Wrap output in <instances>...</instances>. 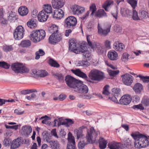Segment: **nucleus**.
I'll return each mask as SVG.
<instances>
[{
	"instance_id": "nucleus-1",
	"label": "nucleus",
	"mask_w": 149,
	"mask_h": 149,
	"mask_svg": "<svg viewBox=\"0 0 149 149\" xmlns=\"http://www.w3.org/2000/svg\"><path fill=\"white\" fill-rule=\"evenodd\" d=\"M131 136L135 140L134 146L136 148H143L148 145L149 141L146 136L136 132L132 133Z\"/></svg>"
},
{
	"instance_id": "nucleus-2",
	"label": "nucleus",
	"mask_w": 149,
	"mask_h": 149,
	"mask_svg": "<svg viewBox=\"0 0 149 149\" xmlns=\"http://www.w3.org/2000/svg\"><path fill=\"white\" fill-rule=\"evenodd\" d=\"M99 133V132H95L93 127H91L90 130H88L87 133L86 134L85 138L86 139V141L85 142L84 140L80 141L78 144L79 148L82 149L86 145L95 141L98 134Z\"/></svg>"
},
{
	"instance_id": "nucleus-3",
	"label": "nucleus",
	"mask_w": 149,
	"mask_h": 149,
	"mask_svg": "<svg viewBox=\"0 0 149 149\" xmlns=\"http://www.w3.org/2000/svg\"><path fill=\"white\" fill-rule=\"evenodd\" d=\"M89 78L92 80L100 81L103 79L104 76L103 73L97 69H93L90 72Z\"/></svg>"
},
{
	"instance_id": "nucleus-4",
	"label": "nucleus",
	"mask_w": 149,
	"mask_h": 149,
	"mask_svg": "<svg viewBox=\"0 0 149 149\" xmlns=\"http://www.w3.org/2000/svg\"><path fill=\"white\" fill-rule=\"evenodd\" d=\"M64 26L67 29H74L77 23V20L74 16H70L65 19L64 21Z\"/></svg>"
},
{
	"instance_id": "nucleus-5",
	"label": "nucleus",
	"mask_w": 149,
	"mask_h": 149,
	"mask_svg": "<svg viewBox=\"0 0 149 149\" xmlns=\"http://www.w3.org/2000/svg\"><path fill=\"white\" fill-rule=\"evenodd\" d=\"M11 68L12 70L15 73H26L28 72L29 71L28 69L19 63L13 64L11 65Z\"/></svg>"
},
{
	"instance_id": "nucleus-6",
	"label": "nucleus",
	"mask_w": 149,
	"mask_h": 149,
	"mask_svg": "<svg viewBox=\"0 0 149 149\" xmlns=\"http://www.w3.org/2000/svg\"><path fill=\"white\" fill-rule=\"evenodd\" d=\"M65 81L67 85L70 88H73L74 90L79 83L78 80L69 75L66 76Z\"/></svg>"
},
{
	"instance_id": "nucleus-7",
	"label": "nucleus",
	"mask_w": 149,
	"mask_h": 149,
	"mask_svg": "<svg viewBox=\"0 0 149 149\" xmlns=\"http://www.w3.org/2000/svg\"><path fill=\"white\" fill-rule=\"evenodd\" d=\"M24 29L22 26H19L15 30L13 33L14 38L17 40L22 39L24 36Z\"/></svg>"
},
{
	"instance_id": "nucleus-8",
	"label": "nucleus",
	"mask_w": 149,
	"mask_h": 149,
	"mask_svg": "<svg viewBox=\"0 0 149 149\" xmlns=\"http://www.w3.org/2000/svg\"><path fill=\"white\" fill-rule=\"evenodd\" d=\"M122 81L123 84L127 86H130L133 81V77L128 73H125L121 76Z\"/></svg>"
},
{
	"instance_id": "nucleus-9",
	"label": "nucleus",
	"mask_w": 149,
	"mask_h": 149,
	"mask_svg": "<svg viewBox=\"0 0 149 149\" xmlns=\"http://www.w3.org/2000/svg\"><path fill=\"white\" fill-rule=\"evenodd\" d=\"M70 8L71 10L74 15H79L85 11L84 7L77 5L72 6Z\"/></svg>"
},
{
	"instance_id": "nucleus-10",
	"label": "nucleus",
	"mask_w": 149,
	"mask_h": 149,
	"mask_svg": "<svg viewBox=\"0 0 149 149\" xmlns=\"http://www.w3.org/2000/svg\"><path fill=\"white\" fill-rule=\"evenodd\" d=\"M74 91L80 93L86 94L88 92V89L87 86L79 82Z\"/></svg>"
},
{
	"instance_id": "nucleus-11",
	"label": "nucleus",
	"mask_w": 149,
	"mask_h": 149,
	"mask_svg": "<svg viewBox=\"0 0 149 149\" xmlns=\"http://www.w3.org/2000/svg\"><path fill=\"white\" fill-rule=\"evenodd\" d=\"M89 129V130H90ZM89 129H87V127L86 126H82L79 127L78 129H75L74 131V132L76 136H77V138L78 139L79 138H81L84 136V133L86 131L88 130Z\"/></svg>"
},
{
	"instance_id": "nucleus-12",
	"label": "nucleus",
	"mask_w": 149,
	"mask_h": 149,
	"mask_svg": "<svg viewBox=\"0 0 149 149\" xmlns=\"http://www.w3.org/2000/svg\"><path fill=\"white\" fill-rule=\"evenodd\" d=\"M32 74H33V77L36 78L38 77H45L48 75V73L45 70H38L34 69L32 70Z\"/></svg>"
},
{
	"instance_id": "nucleus-13",
	"label": "nucleus",
	"mask_w": 149,
	"mask_h": 149,
	"mask_svg": "<svg viewBox=\"0 0 149 149\" xmlns=\"http://www.w3.org/2000/svg\"><path fill=\"white\" fill-rule=\"evenodd\" d=\"M62 39L61 35L58 33H52L49 37V42L50 43L54 44Z\"/></svg>"
},
{
	"instance_id": "nucleus-14",
	"label": "nucleus",
	"mask_w": 149,
	"mask_h": 149,
	"mask_svg": "<svg viewBox=\"0 0 149 149\" xmlns=\"http://www.w3.org/2000/svg\"><path fill=\"white\" fill-rule=\"evenodd\" d=\"M111 27V25H109L108 27H106L105 29H103L101 26H100V24H98L97 26L98 33L102 36H106L110 32Z\"/></svg>"
},
{
	"instance_id": "nucleus-15",
	"label": "nucleus",
	"mask_w": 149,
	"mask_h": 149,
	"mask_svg": "<svg viewBox=\"0 0 149 149\" xmlns=\"http://www.w3.org/2000/svg\"><path fill=\"white\" fill-rule=\"evenodd\" d=\"M132 98L130 95H125L119 99L120 103L121 104L127 105L131 102Z\"/></svg>"
},
{
	"instance_id": "nucleus-16",
	"label": "nucleus",
	"mask_w": 149,
	"mask_h": 149,
	"mask_svg": "<svg viewBox=\"0 0 149 149\" xmlns=\"http://www.w3.org/2000/svg\"><path fill=\"white\" fill-rule=\"evenodd\" d=\"M64 0H52V6L54 8L58 9L62 7L64 4Z\"/></svg>"
},
{
	"instance_id": "nucleus-17",
	"label": "nucleus",
	"mask_w": 149,
	"mask_h": 149,
	"mask_svg": "<svg viewBox=\"0 0 149 149\" xmlns=\"http://www.w3.org/2000/svg\"><path fill=\"white\" fill-rule=\"evenodd\" d=\"M39 35L38 30H36L32 32L29 36V37L31 40L34 42H38L41 40V39H39L40 36Z\"/></svg>"
},
{
	"instance_id": "nucleus-18",
	"label": "nucleus",
	"mask_w": 149,
	"mask_h": 149,
	"mask_svg": "<svg viewBox=\"0 0 149 149\" xmlns=\"http://www.w3.org/2000/svg\"><path fill=\"white\" fill-rule=\"evenodd\" d=\"M63 12L61 9H56L54 10L53 15L54 18L56 19H60L63 16Z\"/></svg>"
},
{
	"instance_id": "nucleus-19",
	"label": "nucleus",
	"mask_w": 149,
	"mask_h": 149,
	"mask_svg": "<svg viewBox=\"0 0 149 149\" xmlns=\"http://www.w3.org/2000/svg\"><path fill=\"white\" fill-rule=\"evenodd\" d=\"M69 49L70 50L76 54L80 52V50H81V49H80L79 50H78V47L77 46L76 43L71 41L70 42H69Z\"/></svg>"
},
{
	"instance_id": "nucleus-20",
	"label": "nucleus",
	"mask_w": 149,
	"mask_h": 149,
	"mask_svg": "<svg viewBox=\"0 0 149 149\" xmlns=\"http://www.w3.org/2000/svg\"><path fill=\"white\" fill-rule=\"evenodd\" d=\"M68 141L67 146V149H76L75 146V141L74 137L69 136L68 137Z\"/></svg>"
},
{
	"instance_id": "nucleus-21",
	"label": "nucleus",
	"mask_w": 149,
	"mask_h": 149,
	"mask_svg": "<svg viewBox=\"0 0 149 149\" xmlns=\"http://www.w3.org/2000/svg\"><path fill=\"white\" fill-rule=\"evenodd\" d=\"M48 17V15L43 11H40L38 15V20L41 22H46Z\"/></svg>"
},
{
	"instance_id": "nucleus-22",
	"label": "nucleus",
	"mask_w": 149,
	"mask_h": 149,
	"mask_svg": "<svg viewBox=\"0 0 149 149\" xmlns=\"http://www.w3.org/2000/svg\"><path fill=\"white\" fill-rule=\"evenodd\" d=\"M32 128L31 127L25 126L23 127L21 130V134L24 136L28 137L31 132Z\"/></svg>"
},
{
	"instance_id": "nucleus-23",
	"label": "nucleus",
	"mask_w": 149,
	"mask_h": 149,
	"mask_svg": "<svg viewBox=\"0 0 149 149\" xmlns=\"http://www.w3.org/2000/svg\"><path fill=\"white\" fill-rule=\"evenodd\" d=\"M71 71L76 75L81 77L84 79H86L88 78L86 74L84 73L81 72L79 69L76 70H71Z\"/></svg>"
},
{
	"instance_id": "nucleus-24",
	"label": "nucleus",
	"mask_w": 149,
	"mask_h": 149,
	"mask_svg": "<svg viewBox=\"0 0 149 149\" xmlns=\"http://www.w3.org/2000/svg\"><path fill=\"white\" fill-rule=\"evenodd\" d=\"M107 56L108 58L111 60H116L118 58V54L114 50L109 51Z\"/></svg>"
},
{
	"instance_id": "nucleus-25",
	"label": "nucleus",
	"mask_w": 149,
	"mask_h": 149,
	"mask_svg": "<svg viewBox=\"0 0 149 149\" xmlns=\"http://www.w3.org/2000/svg\"><path fill=\"white\" fill-rule=\"evenodd\" d=\"M49 145L52 149H60V144L57 141L52 140Z\"/></svg>"
},
{
	"instance_id": "nucleus-26",
	"label": "nucleus",
	"mask_w": 149,
	"mask_h": 149,
	"mask_svg": "<svg viewBox=\"0 0 149 149\" xmlns=\"http://www.w3.org/2000/svg\"><path fill=\"white\" fill-rule=\"evenodd\" d=\"M21 140L20 137L14 140L12 143L11 148L12 149H14L18 147L21 144Z\"/></svg>"
},
{
	"instance_id": "nucleus-27",
	"label": "nucleus",
	"mask_w": 149,
	"mask_h": 149,
	"mask_svg": "<svg viewBox=\"0 0 149 149\" xmlns=\"http://www.w3.org/2000/svg\"><path fill=\"white\" fill-rule=\"evenodd\" d=\"M121 13L123 17H128L132 16V13L131 10L127 8H123L121 9Z\"/></svg>"
},
{
	"instance_id": "nucleus-28",
	"label": "nucleus",
	"mask_w": 149,
	"mask_h": 149,
	"mask_svg": "<svg viewBox=\"0 0 149 149\" xmlns=\"http://www.w3.org/2000/svg\"><path fill=\"white\" fill-rule=\"evenodd\" d=\"M113 45L114 48L116 50L120 52L123 51L125 48V45L123 44L119 43L118 42H114Z\"/></svg>"
},
{
	"instance_id": "nucleus-29",
	"label": "nucleus",
	"mask_w": 149,
	"mask_h": 149,
	"mask_svg": "<svg viewBox=\"0 0 149 149\" xmlns=\"http://www.w3.org/2000/svg\"><path fill=\"white\" fill-rule=\"evenodd\" d=\"M37 20L35 19H32L29 20L27 23L28 26L31 29H33L36 27L37 26Z\"/></svg>"
},
{
	"instance_id": "nucleus-30",
	"label": "nucleus",
	"mask_w": 149,
	"mask_h": 149,
	"mask_svg": "<svg viewBox=\"0 0 149 149\" xmlns=\"http://www.w3.org/2000/svg\"><path fill=\"white\" fill-rule=\"evenodd\" d=\"M18 12L20 15L21 16H23L26 15L28 13L29 11L26 7L22 6L19 8Z\"/></svg>"
},
{
	"instance_id": "nucleus-31",
	"label": "nucleus",
	"mask_w": 149,
	"mask_h": 149,
	"mask_svg": "<svg viewBox=\"0 0 149 149\" xmlns=\"http://www.w3.org/2000/svg\"><path fill=\"white\" fill-rule=\"evenodd\" d=\"M133 88L136 93L139 94L143 90V87L140 83H137L134 85Z\"/></svg>"
},
{
	"instance_id": "nucleus-32",
	"label": "nucleus",
	"mask_w": 149,
	"mask_h": 149,
	"mask_svg": "<svg viewBox=\"0 0 149 149\" xmlns=\"http://www.w3.org/2000/svg\"><path fill=\"white\" fill-rule=\"evenodd\" d=\"M43 9L42 11L47 14L51 13L52 12V9L51 5L49 4H45L43 6Z\"/></svg>"
},
{
	"instance_id": "nucleus-33",
	"label": "nucleus",
	"mask_w": 149,
	"mask_h": 149,
	"mask_svg": "<svg viewBox=\"0 0 149 149\" xmlns=\"http://www.w3.org/2000/svg\"><path fill=\"white\" fill-rule=\"evenodd\" d=\"M108 146L110 149H122L119 143L113 142L109 143Z\"/></svg>"
},
{
	"instance_id": "nucleus-34",
	"label": "nucleus",
	"mask_w": 149,
	"mask_h": 149,
	"mask_svg": "<svg viewBox=\"0 0 149 149\" xmlns=\"http://www.w3.org/2000/svg\"><path fill=\"white\" fill-rule=\"evenodd\" d=\"M113 1L111 0H108L105 1L104 3L102 5L103 8L106 11H108V8L110 7L111 5L113 4Z\"/></svg>"
},
{
	"instance_id": "nucleus-35",
	"label": "nucleus",
	"mask_w": 149,
	"mask_h": 149,
	"mask_svg": "<svg viewBox=\"0 0 149 149\" xmlns=\"http://www.w3.org/2000/svg\"><path fill=\"white\" fill-rule=\"evenodd\" d=\"M95 16L99 18L107 17V16L106 13L103 9L98 10L96 13Z\"/></svg>"
},
{
	"instance_id": "nucleus-36",
	"label": "nucleus",
	"mask_w": 149,
	"mask_h": 149,
	"mask_svg": "<svg viewBox=\"0 0 149 149\" xmlns=\"http://www.w3.org/2000/svg\"><path fill=\"white\" fill-rule=\"evenodd\" d=\"M107 142L104 139L100 137L99 140V147L101 149H105L107 146Z\"/></svg>"
},
{
	"instance_id": "nucleus-37",
	"label": "nucleus",
	"mask_w": 149,
	"mask_h": 149,
	"mask_svg": "<svg viewBox=\"0 0 149 149\" xmlns=\"http://www.w3.org/2000/svg\"><path fill=\"white\" fill-rule=\"evenodd\" d=\"M42 136L44 140L46 141L49 144L52 140L49 136V134L46 132H43L42 134Z\"/></svg>"
},
{
	"instance_id": "nucleus-38",
	"label": "nucleus",
	"mask_w": 149,
	"mask_h": 149,
	"mask_svg": "<svg viewBox=\"0 0 149 149\" xmlns=\"http://www.w3.org/2000/svg\"><path fill=\"white\" fill-rule=\"evenodd\" d=\"M120 89L117 88H114L112 89V95L114 96H116L117 98H120Z\"/></svg>"
},
{
	"instance_id": "nucleus-39",
	"label": "nucleus",
	"mask_w": 149,
	"mask_h": 149,
	"mask_svg": "<svg viewBox=\"0 0 149 149\" xmlns=\"http://www.w3.org/2000/svg\"><path fill=\"white\" fill-rule=\"evenodd\" d=\"M48 63L52 67L57 68H59L60 67L59 64L56 61L50 58L49 59Z\"/></svg>"
},
{
	"instance_id": "nucleus-40",
	"label": "nucleus",
	"mask_w": 149,
	"mask_h": 149,
	"mask_svg": "<svg viewBox=\"0 0 149 149\" xmlns=\"http://www.w3.org/2000/svg\"><path fill=\"white\" fill-rule=\"evenodd\" d=\"M90 63L87 61H79L77 63L78 66L87 67L90 65Z\"/></svg>"
},
{
	"instance_id": "nucleus-41",
	"label": "nucleus",
	"mask_w": 149,
	"mask_h": 149,
	"mask_svg": "<svg viewBox=\"0 0 149 149\" xmlns=\"http://www.w3.org/2000/svg\"><path fill=\"white\" fill-rule=\"evenodd\" d=\"M52 75L53 76H54L59 81H63V77L61 74L55 73L53 72L52 73Z\"/></svg>"
},
{
	"instance_id": "nucleus-42",
	"label": "nucleus",
	"mask_w": 149,
	"mask_h": 149,
	"mask_svg": "<svg viewBox=\"0 0 149 149\" xmlns=\"http://www.w3.org/2000/svg\"><path fill=\"white\" fill-rule=\"evenodd\" d=\"M20 44L22 47H27L30 46L31 42L29 40H26L22 41Z\"/></svg>"
},
{
	"instance_id": "nucleus-43",
	"label": "nucleus",
	"mask_w": 149,
	"mask_h": 149,
	"mask_svg": "<svg viewBox=\"0 0 149 149\" xmlns=\"http://www.w3.org/2000/svg\"><path fill=\"white\" fill-rule=\"evenodd\" d=\"M132 15L133 19L134 20H140V19L139 17L138 13L136 10L134 9H133L132 11Z\"/></svg>"
},
{
	"instance_id": "nucleus-44",
	"label": "nucleus",
	"mask_w": 149,
	"mask_h": 149,
	"mask_svg": "<svg viewBox=\"0 0 149 149\" xmlns=\"http://www.w3.org/2000/svg\"><path fill=\"white\" fill-rule=\"evenodd\" d=\"M45 54V52L42 49H40L36 53L35 58L36 59H38L40 58V56H43Z\"/></svg>"
},
{
	"instance_id": "nucleus-45",
	"label": "nucleus",
	"mask_w": 149,
	"mask_h": 149,
	"mask_svg": "<svg viewBox=\"0 0 149 149\" xmlns=\"http://www.w3.org/2000/svg\"><path fill=\"white\" fill-rule=\"evenodd\" d=\"M127 2L131 5L133 9H135L137 5L136 0H127Z\"/></svg>"
},
{
	"instance_id": "nucleus-46",
	"label": "nucleus",
	"mask_w": 149,
	"mask_h": 149,
	"mask_svg": "<svg viewBox=\"0 0 149 149\" xmlns=\"http://www.w3.org/2000/svg\"><path fill=\"white\" fill-rule=\"evenodd\" d=\"M109 86L108 85H106L103 88L102 93L105 95H109L110 93L109 91Z\"/></svg>"
},
{
	"instance_id": "nucleus-47",
	"label": "nucleus",
	"mask_w": 149,
	"mask_h": 149,
	"mask_svg": "<svg viewBox=\"0 0 149 149\" xmlns=\"http://www.w3.org/2000/svg\"><path fill=\"white\" fill-rule=\"evenodd\" d=\"M37 30L40 36L39 39H41V40L43 39L46 36L45 31L42 29Z\"/></svg>"
},
{
	"instance_id": "nucleus-48",
	"label": "nucleus",
	"mask_w": 149,
	"mask_h": 149,
	"mask_svg": "<svg viewBox=\"0 0 149 149\" xmlns=\"http://www.w3.org/2000/svg\"><path fill=\"white\" fill-rule=\"evenodd\" d=\"M11 140L9 137H6L3 141V145L5 146H9L11 142Z\"/></svg>"
},
{
	"instance_id": "nucleus-49",
	"label": "nucleus",
	"mask_w": 149,
	"mask_h": 149,
	"mask_svg": "<svg viewBox=\"0 0 149 149\" xmlns=\"http://www.w3.org/2000/svg\"><path fill=\"white\" fill-rule=\"evenodd\" d=\"M58 31V26L55 25H53L50 27V31L52 33H57Z\"/></svg>"
},
{
	"instance_id": "nucleus-50",
	"label": "nucleus",
	"mask_w": 149,
	"mask_h": 149,
	"mask_svg": "<svg viewBox=\"0 0 149 149\" xmlns=\"http://www.w3.org/2000/svg\"><path fill=\"white\" fill-rule=\"evenodd\" d=\"M10 65L4 61H0V67L7 69L9 68Z\"/></svg>"
},
{
	"instance_id": "nucleus-51",
	"label": "nucleus",
	"mask_w": 149,
	"mask_h": 149,
	"mask_svg": "<svg viewBox=\"0 0 149 149\" xmlns=\"http://www.w3.org/2000/svg\"><path fill=\"white\" fill-rule=\"evenodd\" d=\"M143 81L145 83H148L149 82V76H144L141 75L137 76Z\"/></svg>"
},
{
	"instance_id": "nucleus-52",
	"label": "nucleus",
	"mask_w": 149,
	"mask_h": 149,
	"mask_svg": "<svg viewBox=\"0 0 149 149\" xmlns=\"http://www.w3.org/2000/svg\"><path fill=\"white\" fill-rule=\"evenodd\" d=\"M140 14L142 19H146L148 17V13L145 10H142Z\"/></svg>"
},
{
	"instance_id": "nucleus-53",
	"label": "nucleus",
	"mask_w": 149,
	"mask_h": 149,
	"mask_svg": "<svg viewBox=\"0 0 149 149\" xmlns=\"http://www.w3.org/2000/svg\"><path fill=\"white\" fill-rule=\"evenodd\" d=\"M141 103L145 106H147L149 105V99L148 97H145L142 99Z\"/></svg>"
},
{
	"instance_id": "nucleus-54",
	"label": "nucleus",
	"mask_w": 149,
	"mask_h": 149,
	"mask_svg": "<svg viewBox=\"0 0 149 149\" xmlns=\"http://www.w3.org/2000/svg\"><path fill=\"white\" fill-rule=\"evenodd\" d=\"M80 52L83 53V55L84 56L83 58H88L91 56V54L88 52L85 51L84 50H80Z\"/></svg>"
},
{
	"instance_id": "nucleus-55",
	"label": "nucleus",
	"mask_w": 149,
	"mask_h": 149,
	"mask_svg": "<svg viewBox=\"0 0 149 149\" xmlns=\"http://www.w3.org/2000/svg\"><path fill=\"white\" fill-rule=\"evenodd\" d=\"M3 48L4 51L6 52L12 51L13 49V47L11 45L7 46L6 45L3 46Z\"/></svg>"
},
{
	"instance_id": "nucleus-56",
	"label": "nucleus",
	"mask_w": 149,
	"mask_h": 149,
	"mask_svg": "<svg viewBox=\"0 0 149 149\" xmlns=\"http://www.w3.org/2000/svg\"><path fill=\"white\" fill-rule=\"evenodd\" d=\"M95 5L94 3H92L90 7V11H92L91 15H93L96 10Z\"/></svg>"
},
{
	"instance_id": "nucleus-57",
	"label": "nucleus",
	"mask_w": 149,
	"mask_h": 149,
	"mask_svg": "<svg viewBox=\"0 0 149 149\" xmlns=\"http://www.w3.org/2000/svg\"><path fill=\"white\" fill-rule=\"evenodd\" d=\"M128 57L129 54L127 53H124L122 56L121 60L124 62H126L129 59Z\"/></svg>"
},
{
	"instance_id": "nucleus-58",
	"label": "nucleus",
	"mask_w": 149,
	"mask_h": 149,
	"mask_svg": "<svg viewBox=\"0 0 149 149\" xmlns=\"http://www.w3.org/2000/svg\"><path fill=\"white\" fill-rule=\"evenodd\" d=\"M108 72L109 75L111 76H115L119 73V71L109 70Z\"/></svg>"
},
{
	"instance_id": "nucleus-59",
	"label": "nucleus",
	"mask_w": 149,
	"mask_h": 149,
	"mask_svg": "<svg viewBox=\"0 0 149 149\" xmlns=\"http://www.w3.org/2000/svg\"><path fill=\"white\" fill-rule=\"evenodd\" d=\"M132 108L134 109H140L142 110L144 109V108L143 107L142 104H139L138 105H134Z\"/></svg>"
},
{
	"instance_id": "nucleus-60",
	"label": "nucleus",
	"mask_w": 149,
	"mask_h": 149,
	"mask_svg": "<svg viewBox=\"0 0 149 149\" xmlns=\"http://www.w3.org/2000/svg\"><path fill=\"white\" fill-rule=\"evenodd\" d=\"M118 11L116 8H115L111 12V14L116 20L117 19Z\"/></svg>"
},
{
	"instance_id": "nucleus-61",
	"label": "nucleus",
	"mask_w": 149,
	"mask_h": 149,
	"mask_svg": "<svg viewBox=\"0 0 149 149\" xmlns=\"http://www.w3.org/2000/svg\"><path fill=\"white\" fill-rule=\"evenodd\" d=\"M132 144V142L129 139H127L124 142V145L127 147H129Z\"/></svg>"
},
{
	"instance_id": "nucleus-62",
	"label": "nucleus",
	"mask_w": 149,
	"mask_h": 149,
	"mask_svg": "<svg viewBox=\"0 0 149 149\" xmlns=\"http://www.w3.org/2000/svg\"><path fill=\"white\" fill-rule=\"evenodd\" d=\"M7 129H14L15 130H16L18 129V125H15L14 126H9L8 125H5Z\"/></svg>"
},
{
	"instance_id": "nucleus-63",
	"label": "nucleus",
	"mask_w": 149,
	"mask_h": 149,
	"mask_svg": "<svg viewBox=\"0 0 149 149\" xmlns=\"http://www.w3.org/2000/svg\"><path fill=\"white\" fill-rule=\"evenodd\" d=\"M67 127H69L71 125L73 124L74 123V121L70 119H66Z\"/></svg>"
},
{
	"instance_id": "nucleus-64",
	"label": "nucleus",
	"mask_w": 149,
	"mask_h": 149,
	"mask_svg": "<svg viewBox=\"0 0 149 149\" xmlns=\"http://www.w3.org/2000/svg\"><path fill=\"white\" fill-rule=\"evenodd\" d=\"M1 23L2 25H5L7 24L8 23V21L6 19L4 18L3 17L0 19Z\"/></svg>"
}]
</instances>
